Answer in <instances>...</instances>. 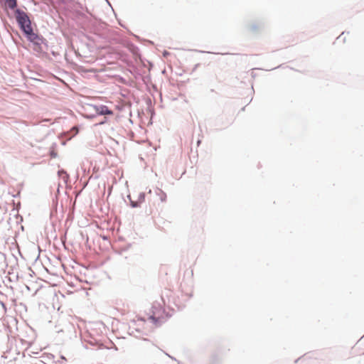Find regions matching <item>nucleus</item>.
I'll return each mask as SVG.
<instances>
[{"instance_id":"obj_3","label":"nucleus","mask_w":364,"mask_h":364,"mask_svg":"<svg viewBox=\"0 0 364 364\" xmlns=\"http://www.w3.org/2000/svg\"><path fill=\"white\" fill-rule=\"evenodd\" d=\"M28 38V39L32 42L34 45L40 46L41 43H43V38L41 36H39L38 34L35 33L33 31L32 28H29L27 26V31L24 32Z\"/></svg>"},{"instance_id":"obj_6","label":"nucleus","mask_w":364,"mask_h":364,"mask_svg":"<svg viewBox=\"0 0 364 364\" xmlns=\"http://www.w3.org/2000/svg\"><path fill=\"white\" fill-rule=\"evenodd\" d=\"M58 175L60 176H63V178H68V175H67V173L64 171H58Z\"/></svg>"},{"instance_id":"obj_2","label":"nucleus","mask_w":364,"mask_h":364,"mask_svg":"<svg viewBox=\"0 0 364 364\" xmlns=\"http://www.w3.org/2000/svg\"><path fill=\"white\" fill-rule=\"evenodd\" d=\"M15 14L16 21L20 25L23 32L27 31V26L29 28H32L31 25V21L27 14L24 11L17 9L15 11Z\"/></svg>"},{"instance_id":"obj_8","label":"nucleus","mask_w":364,"mask_h":364,"mask_svg":"<svg viewBox=\"0 0 364 364\" xmlns=\"http://www.w3.org/2000/svg\"><path fill=\"white\" fill-rule=\"evenodd\" d=\"M343 36H344V33H342L339 38H343Z\"/></svg>"},{"instance_id":"obj_5","label":"nucleus","mask_w":364,"mask_h":364,"mask_svg":"<svg viewBox=\"0 0 364 364\" xmlns=\"http://www.w3.org/2000/svg\"><path fill=\"white\" fill-rule=\"evenodd\" d=\"M5 4L11 9H14L17 6L16 0H5Z\"/></svg>"},{"instance_id":"obj_4","label":"nucleus","mask_w":364,"mask_h":364,"mask_svg":"<svg viewBox=\"0 0 364 364\" xmlns=\"http://www.w3.org/2000/svg\"><path fill=\"white\" fill-rule=\"evenodd\" d=\"M96 112L101 115H112L113 112L108 109L107 106L101 105L96 108Z\"/></svg>"},{"instance_id":"obj_7","label":"nucleus","mask_w":364,"mask_h":364,"mask_svg":"<svg viewBox=\"0 0 364 364\" xmlns=\"http://www.w3.org/2000/svg\"><path fill=\"white\" fill-rule=\"evenodd\" d=\"M71 132H73V135L77 134V132H78V129H77V127H74L71 129Z\"/></svg>"},{"instance_id":"obj_1","label":"nucleus","mask_w":364,"mask_h":364,"mask_svg":"<svg viewBox=\"0 0 364 364\" xmlns=\"http://www.w3.org/2000/svg\"><path fill=\"white\" fill-rule=\"evenodd\" d=\"M152 314L149 316V319L155 326L161 325L166 319V314L163 306L159 304L157 306L153 305Z\"/></svg>"}]
</instances>
